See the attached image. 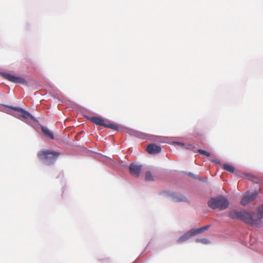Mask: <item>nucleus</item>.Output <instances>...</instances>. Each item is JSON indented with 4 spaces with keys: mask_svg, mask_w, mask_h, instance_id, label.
<instances>
[{
    "mask_svg": "<svg viewBox=\"0 0 263 263\" xmlns=\"http://www.w3.org/2000/svg\"><path fill=\"white\" fill-rule=\"evenodd\" d=\"M257 196V193L254 192L251 194H246L244 195L241 200V204L246 205L250 203L251 201L254 200Z\"/></svg>",
    "mask_w": 263,
    "mask_h": 263,
    "instance_id": "6e6552de",
    "label": "nucleus"
},
{
    "mask_svg": "<svg viewBox=\"0 0 263 263\" xmlns=\"http://www.w3.org/2000/svg\"><path fill=\"white\" fill-rule=\"evenodd\" d=\"M146 151L149 154L154 155L160 153L161 148L155 144H150L147 145Z\"/></svg>",
    "mask_w": 263,
    "mask_h": 263,
    "instance_id": "1a4fd4ad",
    "label": "nucleus"
},
{
    "mask_svg": "<svg viewBox=\"0 0 263 263\" xmlns=\"http://www.w3.org/2000/svg\"><path fill=\"white\" fill-rule=\"evenodd\" d=\"M9 108H11L12 109L17 111L21 113V116L23 118L25 119H28L30 118L32 119L33 117L29 113L28 111H26L23 108L18 107H13V106H10Z\"/></svg>",
    "mask_w": 263,
    "mask_h": 263,
    "instance_id": "9b49d317",
    "label": "nucleus"
},
{
    "mask_svg": "<svg viewBox=\"0 0 263 263\" xmlns=\"http://www.w3.org/2000/svg\"><path fill=\"white\" fill-rule=\"evenodd\" d=\"M229 205L228 200L223 196L212 198L208 201V205L213 209H218L220 210L226 209Z\"/></svg>",
    "mask_w": 263,
    "mask_h": 263,
    "instance_id": "7ed1b4c3",
    "label": "nucleus"
},
{
    "mask_svg": "<svg viewBox=\"0 0 263 263\" xmlns=\"http://www.w3.org/2000/svg\"><path fill=\"white\" fill-rule=\"evenodd\" d=\"M129 170L132 176L138 177L142 170V165L132 163L129 166Z\"/></svg>",
    "mask_w": 263,
    "mask_h": 263,
    "instance_id": "0eeeda50",
    "label": "nucleus"
},
{
    "mask_svg": "<svg viewBox=\"0 0 263 263\" xmlns=\"http://www.w3.org/2000/svg\"><path fill=\"white\" fill-rule=\"evenodd\" d=\"M145 180L147 181L154 180L153 177L150 171H147L145 173Z\"/></svg>",
    "mask_w": 263,
    "mask_h": 263,
    "instance_id": "4468645a",
    "label": "nucleus"
},
{
    "mask_svg": "<svg viewBox=\"0 0 263 263\" xmlns=\"http://www.w3.org/2000/svg\"><path fill=\"white\" fill-rule=\"evenodd\" d=\"M181 145H182V147H183L185 146V144L184 143H182Z\"/></svg>",
    "mask_w": 263,
    "mask_h": 263,
    "instance_id": "412c9836",
    "label": "nucleus"
},
{
    "mask_svg": "<svg viewBox=\"0 0 263 263\" xmlns=\"http://www.w3.org/2000/svg\"><path fill=\"white\" fill-rule=\"evenodd\" d=\"M247 179L248 180H251V181H255V179H256L255 177L252 175H247L246 176Z\"/></svg>",
    "mask_w": 263,
    "mask_h": 263,
    "instance_id": "dca6fc26",
    "label": "nucleus"
},
{
    "mask_svg": "<svg viewBox=\"0 0 263 263\" xmlns=\"http://www.w3.org/2000/svg\"><path fill=\"white\" fill-rule=\"evenodd\" d=\"M175 143L177 144L178 145H181V142H175Z\"/></svg>",
    "mask_w": 263,
    "mask_h": 263,
    "instance_id": "aec40b11",
    "label": "nucleus"
},
{
    "mask_svg": "<svg viewBox=\"0 0 263 263\" xmlns=\"http://www.w3.org/2000/svg\"><path fill=\"white\" fill-rule=\"evenodd\" d=\"M189 176H191V177H194V178H196L195 177L193 176V175L191 173H189L188 174Z\"/></svg>",
    "mask_w": 263,
    "mask_h": 263,
    "instance_id": "6ab92c4d",
    "label": "nucleus"
},
{
    "mask_svg": "<svg viewBox=\"0 0 263 263\" xmlns=\"http://www.w3.org/2000/svg\"><path fill=\"white\" fill-rule=\"evenodd\" d=\"M89 120L97 125L103 126L116 130L119 129L118 126L113 123L106 124L103 118L98 117H93L89 119Z\"/></svg>",
    "mask_w": 263,
    "mask_h": 263,
    "instance_id": "20e7f679",
    "label": "nucleus"
},
{
    "mask_svg": "<svg viewBox=\"0 0 263 263\" xmlns=\"http://www.w3.org/2000/svg\"><path fill=\"white\" fill-rule=\"evenodd\" d=\"M210 226L207 225L197 229H192L182 236V241H185L191 237L208 230Z\"/></svg>",
    "mask_w": 263,
    "mask_h": 263,
    "instance_id": "39448f33",
    "label": "nucleus"
},
{
    "mask_svg": "<svg viewBox=\"0 0 263 263\" xmlns=\"http://www.w3.org/2000/svg\"><path fill=\"white\" fill-rule=\"evenodd\" d=\"M127 133L130 135L143 139H147L148 137V135L145 133L132 129H128Z\"/></svg>",
    "mask_w": 263,
    "mask_h": 263,
    "instance_id": "9d476101",
    "label": "nucleus"
},
{
    "mask_svg": "<svg viewBox=\"0 0 263 263\" xmlns=\"http://www.w3.org/2000/svg\"><path fill=\"white\" fill-rule=\"evenodd\" d=\"M197 151L200 154L204 155L206 156V157H210V156H211V154L210 153H209L204 150L198 149Z\"/></svg>",
    "mask_w": 263,
    "mask_h": 263,
    "instance_id": "2eb2a0df",
    "label": "nucleus"
},
{
    "mask_svg": "<svg viewBox=\"0 0 263 263\" xmlns=\"http://www.w3.org/2000/svg\"><path fill=\"white\" fill-rule=\"evenodd\" d=\"M60 155L59 152L50 150H41L37 153L39 159L47 165L53 164Z\"/></svg>",
    "mask_w": 263,
    "mask_h": 263,
    "instance_id": "f03ea898",
    "label": "nucleus"
},
{
    "mask_svg": "<svg viewBox=\"0 0 263 263\" xmlns=\"http://www.w3.org/2000/svg\"><path fill=\"white\" fill-rule=\"evenodd\" d=\"M185 148L186 149H191V150H193V149L194 148V146L193 145H192V144H188V145H186Z\"/></svg>",
    "mask_w": 263,
    "mask_h": 263,
    "instance_id": "a211bd4d",
    "label": "nucleus"
},
{
    "mask_svg": "<svg viewBox=\"0 0 263 263\" xmlns=\"http://www.w3.org/2000/svg\"><path fill=\"white\" fill-rule=\"evenodd\" d=\"M41 129H42V132L44 133V134L45 136L49 137L51 139H54V136H53V133L50 130H49L47 128H46L44 126H42L41 127Z\"/></svg>",
    "mask_w": 263,
    "mask_h": 263,
    "instance_id": "f8f14e48",
    "label": "nucleus"
},
{
    "mask_svg": "<svg viewBox=\"0 0 263 263\" xmlns=\"http://www.w3.org/2000/svg\"><path fill=\"white\" fill-rule=\"evenodd\" d=\"M2 75L4 78L11 82L14 83H20L25 85H27V82L26 80L22 77L15 76L11 74L6 73H2Z\"/></svg>",
    "mask_w": 263,
    "mask_h": 263,
    "instance_id": "423d86ee",
    "label": "nucleus"
},
{
    "mask_svg": "<svg viewBox=\"0 0 263 263\" xmlns=\"http://www.w3.org/2000/svg\"><path fill=\"white\" fill-rule=\"evenodd\" d=\"M228 216L232 219H239L251 227L259 228L262 226L263 204L258 208L257 214L253 212L233 210L229 213Z\"/></svg>",
    "mask_w": 263,
    "mask_h": 263,
    "instance_id": "f257e3e1",
    "label": "nucleus"
},
{
    "mask_svg": "<svg viewBox=\"0 0 263 263\" xmlns=\"http://www.w3.org/2000/svg\"><path fill=\"white\" fill-rule=\"evenodd\" d=\"M197 241L200 242L205 244L208 243L209 242V240L206 239H197Z\"/></svg>",
    "mask_w": 263,
    "mask_h": 263,
    "instance_id": "f3484780",
    "label": "nucleus"
},
{
    "mask_svg": "<svg viewBox=\"0 0 263 263\" xmlns=\"http://www.w3.org/2000/svg\"><path fill=\"white\" fill-rule=\"evenodd\" d=\"M223 168L226 171H228L231 173H234L235 171L234 167L229 164H224L223 165Z\"/></svg>",
    "mask_w": 263,
    "mask_h": 263,
    "instance_id": "ddd939ff",
    "label": "nucleus"
}]
</instances>
